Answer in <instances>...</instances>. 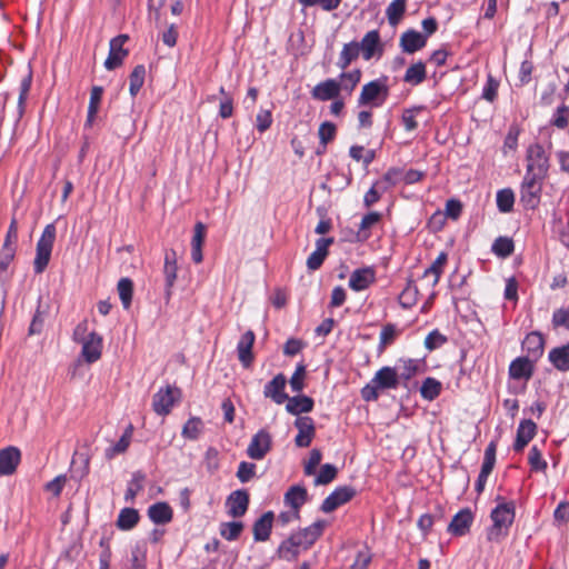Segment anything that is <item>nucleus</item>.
<instances>
[{
	"label": "nucleus",
	"mask_w": 569,
	"mask_h": 569,
	"mask_svg": "<svg viewBox=\"0 0 569 569\" xmlns=\"http://www.w3.org/2000/svg\"><path fill=\"white\" fill-rule=\"evenodd\" d=\"M326 526L327 522L325 520L315 521L310 526L291 533V536L280 545L279 550L296 556L297 548L309 549L322 536Z\"/></svg>",
	"instance_id": "nucleus-1"
},
{
	"label": "nucleus",
	"mask_w": 569,
	"mask_h": 569,
	"mask_svg": "<svg viewBox=\"0 0 569 569\" xmlns=\"http://www.w3.org/2000/svg\"><path fill=\"white\" fill-rule=\"evenodd\" d=\"M389 78L381 76L362 86L358 98V106H369L371 108L382 107L390 94Z\"/></svg>",
	"instance_id": "nucleus-2"
},
{
	"label": "nucleus",
	"mask_w": 569,
	"mask_h": 569,
	"mask_svg": "<svg viewBox=\"0 0 569 569\" xmlns=\"http://www.w3.org/2000/svg\"><path fill=\"white\" fill-rule=\"evenodd\" d=\"M516 515V507L512 501L500 502L491 511L492 526L488 530V540L497 541L501 536L507 535L509 527L512 525Z\"/></svg>",
	"instance_id": "nucleus-3"
},
{
	"label": "nucleus",
	"mask_w": 569,
	"mask_h": 569,
	"mask_svg": "<svg viewBox=\"0 0 569 569\" xmlns=\"http://www.w3.org/2000/svg\"><path fill=\"white\" fill-rule=\"evenodd\" d=\"M56 234L57 230L53 223H49L44 227L36 246V257L33 260L34 273L40 274L47 269L50 262Z\"/></svg>",
	"instance_id": "nucleus-4"
},
{
	"label": "nucleus",
	"mask_w": 569,
	"mask_h": 569,
	"mask_svg": "<svg viewBox=\"0 0 569 569\" xmlns=\"http://www.w3.org/2000/svg\"><path fill=\"white\" fill-rule=\"evenodd\" d=\"M546 178L536 173L525 172L520 184V201L526 209L533 210L539 206Z\"/></svg>",
	"instance_id": "nucleus-5"
},
{
	"label": "nucleus",
	"mask_w": 569,
	"mask_h": 569,
	"mask_svg": "<svg viewBox=\"0 0 569 569\" xmlns=\"http://www.w3.org/2000/svg\"><path fill=\"white\" fill-rule=\"evenodd\" d=\"M526 172L548 177L550 157L545 147L538 142L528 147L526 153Z\"/></svg>",
	"instance_id": "nucleus-6"
},
{
	"label": "nucleus",
	"mask_w": 569,
	"mask_h": 569,
	"mask_svg": "<svg viewBox=\"0 0 569 569\" xmlns=\"http://www.w3.org/2000/svg\"><path fill=\"white\" fill-rule=\"evenodd\" d=\"M181 391L177 387L167 386L160 388L152 398V409L159 416H167L174 403L180 399Z\"/></svg>",
	"instance_id": "nucleus-7"
},
{
	"label": "nucleus",
	"mask_w": 569,
	"mask_h": 569,
	"mask_svg": "<svg viewBox=\"0 0 569 569\" xmlns=\"http://www.w3.org/2000/svg\"><path fill=\"white\" fill-rule=\"evenodd\" d=\"M272 448V437L266 429L254 433L248 445L247 456L253 460H262Z\"/></svg>",
	"instance_id": "nucleus-8"
},
{
	"label": "nucleus",
	"mask_w": 569,
	"mask_h": 569,
	"mask_svg": "<svg viewBox=\"0 0 569 569\" xmlns=\"http://www.w3.org/2000/svg\"><path fill=\"white\" fill-rule=\"evenodd\" d=\"M357 491L352 486L337 487L321 503L320 510L325 513L335 511L340 506L349 502Z\"/></svg>",
	"instance_id": "nucleus-9"
},
{
	"label": "nucleus",
	"mask_w": 569,
	"mask_h": 569,
	"mask_svg": "<svg viewBox=\"0 0 569 569\" xmlns=\"http://www.w3.org/2000/svg\"><path fill=\"white\" fill-rule=\"evenodd\" d=\"M129 40L127 34H119L110 40L109 54L104 61L107 70H114L120 67L128 56V50L123 48L124 43Z\"/></svg>",
	"instance_id": "nucleus-10"
},
{
	"label": "nucleus",
	"mask_w": 569,
	"mask_h": 569,
	"mask_svg": "<svg viewBox=\"0 0 569 569\" xmlns=\"http://www.w3.org/2000/svg\"><path fill=\"white\" fill-rule=\"evenodd\" d=\"M362 58L366 61L377 57L378 59L383 53V44L381 43L380 33L378 30L368 31L362 40L358 42Z\"/></svg>",
	"instance_id": "nucleus-11"
},
{
	"label": "nucleus",
	"mask_w": 569,
	"mask_h": 569,
	"mask_svg": "<svg viewBox=\"0 0 569 569\" xmlns=\"http://www.w3.org/2000/svg\"><path fill=\"white\" fill-rule=\"evenodd\" d=\"M475 516L469 508L459 510L448 525L447 531L455 537L466 536L470 531Z\"/></svg>",
	"instance_id": "nucleus-12"
},
{
	"label": "nucleus",
	"mask_w": 569,
	"mask_h": 569,
	"mask_svg": "<svg viewBox=\"0 0 569 569\" xmlns=\"http://www.w3.org/2000/svg\"><path fill=\"white\" fill-rule=\"evenodd\" d=\"M295 427L298 429V433L295 438V443L299 448H307L310 446L315 437V422L311 417H298L295 421Z\"/></svg>",
	"instance_id": "nucleus-13"
},
{
	"label": "nucleus",
	"mask_w": 569,
	"mask_h": 569,
	"mask_svg": "<svg viewBox=\"0 0 569 569\" xmlns=\"http://www.w3.org/2000/svg\"><path fill=\"white\" fill-rule=\"evenodd\" d=\"M81 342V355L88 363H93L100 359L102 351V337L99 333L92 331L86 338H82Z\"/></svg>",
	"instance_id": "nucleus-14"
},
{
	"label": "nucleus",
	"mask_w": 569,
	"mask_h": 569,
	"mask_svg": "<svg viewBox=\"0 0 569 569\" xmlns=\"http://www.w3.org/2000/svg\"><path fill=\"white\" fill-rule=\"evenodd\" d=\"M376 281V271L371 267L356 269L349 277L348 286L359 292L368 289Z\"/></svg>",
	"instance_id": "nucleus-15"
},
{
	"label": "nucleus",
	"mask_w": 569,
	"mask_h": 569,
	"mask_svg": "<svg viewBox=\"0 0 569 569\" xmlns=\"http://www.w3.org/2000/svg\"><path fill=\"white\" fill-rule=\"evenodd\" d=\"M379 390H396L399 386V376L396 367H382L380 368L371 379Z\"/></svg>",
	"instance_id": "nucleus-16"
},
{
	"label": "nucleus",
	"mask_w": 569,
	"mask_h": 569,
	"mask_svg": "<svg viewBox=\"0 0 569 569\" xmlns=\"http://www.w3.org/2000/svg\"><path fill=\"white\" fill-rule=\"evenodd\" d=\"M228 515L233 518L242 517L249 506V493L244 489H238L229 495L226 501Z\"/></svg>",
	"instance_id": "nucleus-17"
},
{
	"label": "nucleus",
	"mask_w": 569,
	"mask_h": 569,
	"mask_svg": "<svg viewBox=\"0 0 569 569\" xmlns=\"http://www.w3.org/2000/svg\"><path fill=\"white\" fill-rule=\"evenodd\" d=\"M521 347L526 352V357L536 362L543 355V336L538 331H532L525 337Z\"/></svg>",
	"instance_id": "nucleus-18"
},
{
	"label": "nucleus",
	"mask_w": 569,
	"mask_h": 569,
	"mask_svg": "<svg viewBox=\"0 0 569 569\" xmlns=\"http://www.w3.org/2000/svg\"><path fill=\"white\" fill-rule=\"evenodd\" d=\"M286 383V377L282 373H278L272 380L266 383L263 396L270 398L277 405H282L288 399V395L284 392Z\"/></svg>",
	"instance_id": "nucleus-19"
},
{
	"label": "nucleus",
	"mask_w": 569,
	"mask_h": 569,
	"mask_svg": "<svg viewBox=\"0 0 569 569\" xmlns=\"http://www.w3.org/2000/svg\"><path fill=\"white\" fill-rule=\"evenodd\" d=\"M333 238H319L316 241V249L307 259V268L311 271L318 270L329 252V247L333 243Z\"/></svg>",
	"instance_id": "nucleus-20"
},
{
	"label": "nucleus",
	"mask_w": 569,
	"mask_h": 569,
	"mask_svg": "<svg viewBox=\"0 0 569 569\" xmlns=\"http://www.w3.org/2000/svg\"><path fill=\"white\" fill-rule=\"evenodd\" d=\"M533 363L528 357H518L509 366V376L515 380L528 381L533 375Z\"/></svg>",
	"instance_id": "nucleus-21"
},
{
	"label": "nucleus",
	"mask_w": 569,
	"mask_h": 569,
	"mask_svg": "<svg viewBox=\"0 0 569 569\" xmlns=\"http://www.w3.org/2000/svg\"><path fill=\"white\" fill-rule=\"evenodd\" d=\"M21 459V452L16 447H7L0 450V476L12 475Z\"/></svg>",
	"instance_id": "nucleus-22"
},
{
	"label": "nucleus",
	"mask_w": 569,
	"mask_h": 569,
	"mask_svg": "<svg viewBox=\"0 0 569 569\" xmlns=\"http://www.w3.org/2000/svg\"><path fill=\"white\" fill-rule=\"evenodd\" d=\"M537 431V425L531 419H523L520 421L516 440L513 443L515 451L519 452L532 440Z\"/></svg>",
	"instance_id": "nucleus-23"
},
{
	"label": "nucleus",
	"mask_w": 569,
	"mask_h": 569,
	"mask_svg": "<svg viewBox=\"0 0 569 569\" xmlns=\"http://www.w3.org/2000/svg\"><path fill=\"white\" fill-rule=\"evenodd\" d=\"M256 336L253 331H246L237 345L238 359L244 368H249L253 360L252 346Z\"/></svg>",
	"instance_id": "nucleus-24"
},
{
	"label": "nucleus",
	"mask_w": 569,
	"mask_h": 569,
	"mask_svg": "<svg viewBox=\"0 0 569 569\" xmlns=\"http://www.w3.org/2000/svg\"><path fill=\"white\" fill-rule=\"evenodd\" d=\"M340 87L337 79H327L313 87L311 96L319 101H328L339 97Z\"/></svg>",
	"instance_id": "nucleus-25"
},
{
	"label": "nucleus",
	"mask_w": 569,
	"mask_h": 569,
	"mask_svg": "<svg viewBox=\"0 0 569 569\" xmlns=\"http://www.w3.org/2000/svg\"><path fill=\"white\" fill-rule=\"evenodd\" d=\"M427 43V37L411 29L403 32L400 37V47L406 53H415L422 49Z\"/></svg>",
	"instance_id": "nucleus-26"
},
{
	"label": "nucleus",
	"mask_w": 569,
	"mask_h": 569,
	"mask_svg": "<svg viewBox=\"0 0 569 569\" xmlns=\"http://www.w3.org/2000/svg\"><path fill=\"white\" fill-rule=\"evenodd\" d=\"M274 515L272 511L264 512L253 523L254 541H267L270 538Z\"/></svg>",
	"instance_id": "nucleus-27"
},
{
	"label": "nucleus",
	"mask_w": 569,
	"mask_h": 569,
	"mask_svg": "<svg viewBox=\"0 0 569 569\" xmlns=\"http://www.w3.org/2000/svg\"><path fill=\"white\" fill-rule=\"evenodd\" d=\"M148 517L156 525H166L172 520L173 511L168 502L160 501L148 508Z\"/></svg>",
	"instance_id": "nucleus-28"
},
{
	"label": "nucleus",
	"mask_w": 569,
	"mask_h": 569,
	"mask_svg": "<svg viewBox=\"0 0 569 569\" xmlns=\"http://www.w3.org/2000/svg\"><path fill=\"white\" fill-rule=\"evenodd\" d=\"M286 401V410L295 416H299L300 413H308L312 411L315 406L313 399L305 395L295 397L288 396Z\"/></svg>",
	"instance_id": "nucleus-29"
},
{
	"label": "nucleus",
	"mask_w": 569,
	"mask_h": 569,
	"mask_svg": "<svg viewBox=\"0 0 569 569\" xmlns=\"http://www.w3.org/2000/svg\"><path fill=\"white\" fill-rule=\"evenodd\" d=\"M548 359L557 370L569 371V343L551 349Z\"/></svg>",
	"instance_id": "nucleus-30"
},
{
	"label": "nucleus",
	"mask_w": 569,
	"mask_h": 569,
	"mask_svg": "<svg viewBox=\"0 0 569 569\" xmlns=\"http://www.w3.org/2000/svg\"><path fill=\"white\" fill-rule=\"evenodd\" d=\"M307 489L302 486L296 485L290 487L284 493V503L291 507L292 510L299 511V509L307 501Z\"/></svg>",
	"instance_id": "nucleus-31"
},
{
	"label": "nucleus",
	"mask_w": 569,
	"mask_h": 569,
	"mask_svg": "<svg viewBox=\"0 0 569 569\" xmlns=\"http://www.w3.org/2000/svg\"><path fill=\"white\" fill-rule=\"evenodd\" d=\"M146 473L141 470L132 472L131 479L128 481L124 500L127 503H133L137 495L143 489Z\"/></svg>",
	"instance_id": "nucleus-32"
},
{
	"label": "nucleus",
	"mask_w": 569,
	"mask_h": 569,
	"mask_svg": "<svg viewBox=\"0 0 569 569\" xmlns=\"http://www.w3.org/2000/svg\"><path fill=\"white\" fill-rule=\"evenodd\" d=\"M360 53L361 52L358 47V41L345 43L339 54L337 67L341 70H346L355 60L359 58Z\"/></svg>",
	"instance_id": "nucleus-33"
},
{
	"label": "nucleus",
	"mask_w": 569,
	"mask_h": 569,
	"mask_svg": "<svg viewBox=\"0 0 569 569\" xmlns=\"http://www.w3.org/2000/svg\"><path fill=\"white\" fill-rule=\"evenodd\" d=\"M133 427L132 425H129L127 429L124 430L123 435L120 437V439L109 448L106 449L104 456L107 459H113L116 456L121 455L127 451V449L130 446L131 438H132Z\"/></svg>",
	"instance_id": "nucleus-34"
},
{
	"label": "nucleus",
	"mask_w": 569,
	"mask_h": 569,
	"mask_svg": "<svg viewBox=\"0 0 569 569\" xmlns=\"http://www.w3.org/2000/svg\"><path fill=\"white\" fill-rule=\"evenodd\" d=\"M103 94V88L99 86H94L90 92V100L88 106V113L84 127H91L98 113L101 100Z\"/></svg>",
	"instance_id": "nucleus-35"
},
{
	"label": "nucleus",
	"mask_w": 569,
	"mask_h": 569,
	"mask_svg": "<svg viewBox=\"0 0 569 569\" xmlns=\"http://www.w3.org/2000/svg\"><path fill=\"white\" fill-rule=\"evenodd\" d=\"M427 78L426 64L422 61H418L411 64L405 72L403 81L411 86H418L422 83Z\"/></svg>",
	"instance_id": "nucleus-36"
},
{
	"label": "nucleus",
	"mask_w": 569,
	"mask_h": 569,
	"mask_svg": "<svg viewBox=\"0 0 569 569\" xmlns=\"http://www.w3.org/2000/svg\"><path fill=\"white\" fill-rule=\"evenodd\" d=\"M361 79V70L353 69L348 72H341L338 80V86L340 87V91H346L350 94L355 88L358 86Z\"/></svg>",
	"instance_id": "nucleus-37"
},
{
	"label": "nucleus",
	"mask_w": 569,
	"mask_h": 569,
	"mask_svg": "<svg viewBox=\"0 0 569 569\" xmlns=\"http://www.w3.org/2000/svg\"><path fill=\"white\" fill-rule=\"evenodd\" d=\"M204 423L199 417H191L182 427L181 436L188 440H197L203 432Z\"/></svg>",
	"instance_id": "nucleus-38"
},
{
	"label": "nucleus",
	"mask_w": 569,
	"mask_h": 569,
	"mask_svg": "<svg viewBox=\"0 0 569 569\" xmlns=\"http://www.w3.org/2000/svg\"><path fill=\"white\" fill-rule=\"evenodd\" d=\"M140 519L138 510L133 508H123L120 510L117 527L121 530H131L134 528Z\"/></svg>",
	"instance_id": "nucleus-39"
},
{
	"label": "nucleus",
	"mask_w": 569,
	"mask_h": 569,
	"mask_svg": "<svg viewBox=\"0 0 569 569\" xmlns=\"http://www.w3.org/2000/svg\"><path fill=\"white\" fill-rule=\"evenodd\" d=\"M400 330L393 323H387L382 327L379 336L378 352L382 353L386 348L392 345L396 338L399 336Z\"/></svg>",
	"instance_id": "nucleus-40"
},
{
	"label": "nucleus",
	"mask_w": 569,
	"mask_h": 569,
	"mask_svg": "<svg viewBox=\"0 0 569 569\" xmlns=\"http://www.w3.org/2000/svg\"><path fill=\"white\" fill-rule=\"evenodd\" d=\"M381 219V213L377 211H371L367 214H365L361 219L359 230H358V239L359 240H367L370 237V229L377 224Z\"/></svg>",
	"instance_id": "nucleus-41"
},
{
	"label": "nucleus",
	"mask_w": 569,
	"mask_h": 569,
	"mask_svg": "<svg viewBox=\"0 0 569 569\" xmlns=\"http://www.w3.org/2000/svg\"><path fill=\"white\" fill-rule=\"evenodd\" d=\"M442 386L439 380L428 377L422 381L420 387V395L425 400L432 401L439 397Z\"/></svg>",
	"instance_id": "nucleus-42"
},
{
	"label": "nucleus",
	"mask_w": 569,
	"mask_h": 569,
	"mask_svg": "<svg viewBox=\"0 0 569 569\" xmlns=\"http://www.w3.org/2000/svg\"><path fill=\"white\" fill-rule=\"evenodd\" d=\"M448 256L446 252H440L436 260L431 263L429 268H427L423 272V278L429 276H433L432 287L437 286L440 277L443 272V266L446 264Z\"/></svg>",
	"instance_id": "nucleus-43"
},
{
	"label": "nucleus",
	"mask_w": 569,
	"mask_h": 569,
	"mask_svg": "<svg viewBox=\"0 0 569 569\" xmlns=\"http://www.w3.org/2000/svg\"><path fill=\"white\" fill-rule=\"evenodd\" d=\"M406 12V0H393L386 9V16L390 26H397Z\"/></svg>",
	"instance_id": "nucleus-44"
},
{
	"label": "nucleus",
	"mask_w": 569,
	"mask_h": 569,
	"mask_svg": "<svg viewBox=\"0 0 569 569\" xmlns=\"http://www.w3.org/2000/svg\"><path fill=\"white\" fill-rule=\"evenodd\" d=\"M146 68L143 64H138L133 68L129 77V91L132 97H136L144 83Z\"/></svg>",
	"instance_id": "nucleus-45"
},
{
	"label": "nucleus",
	"mask_w": 569,
	"mask_h": 569,
	"mask_svg": "<svg viewBox=\"0 0 569 569\" xmlns=\"http://www.w3.org/2000/svg\"><path fill=\"white\" fill-rule=\"evenodd\" d=\"M16 257V247H2L0 251V282L9 280L8 268Z\"/></svg>",
	"instance_id": "nucleus-46"
},
{
	"label": "nucleus",
	"mask_w": 569,
	"mask_h": 569,
	"mask_svg": "<svg viewBox=\"0 0 569 569\" xmlns=\"http://www.w3.org/2000/svg\"><path fill=\"white\" fill-rule=\"evenodd\" d=\"M497 208L502 213H508L513 209L515 193L510 188L501 189L496 197Z\"/></svg>",
	"instance_id": "nucleus-47"
},
{
	"label": "nucleus",
	"mask_w": 569,
	"mask_h": 569,
	"mask_svg": "<svg viewBox=\"0 0 569 569\" xmlns=\"http://www.w3.org/2000/svg\"><path fill=\"white\" fill-rule=\"evenodd\" d=\"M119 298L124 309H129L132 301L133 282L129 278H121L117 286Z\"/></svg>",
	"instance_id": "nucleus-48"
},
{
	"label": "nucleus",
	"mask_w": 569,
	"mask_h": 569,
	"mask_svg": "<svg viewBox=\"0 0 569 569\" xmlns=\"http://www.w3.org/2000/svg\"><path fill=\"white\" fill-rule=\"evenodd\" d=\"M569 123V107L565 103H561L557 109L553 111L549 124L563 130L568 127Z\"/></svg>",
	"instance_id": "nucleus-49"
},
{
	"label": "nucleus",
	"mask_w": 569,
	"mask_h": 569,
	"mask_svg": "<svg viewBox=\"0 0 569 569\" xmlns=\"http://www.w3.org/2000/svg\"><path fill=\"white\" fill-rule=\"evenodd\" d=\"M513 249H515L513 241H512V239H510L508 237H498L491 246V251L497 257H500V258L509 257L513 252Z\"/></svg>",
	"instance_id": "nucleus-50"
},
{
	"label": "nucleus",
	"mask_w": 569,
	"mask_h": 569,
	"mask_svg": "<svg viewBox=\"0 0 569 569\" xmlns=\"http://www.w3.org/2000/svg\"><path fill=\"white\" fill-rule=\"evenodd\" d=\"M400 362L402 366L396 367L398 370L399 382H407L417 375L420 363L415 359L400 360Z\"/></svg>",
	"instance_id": "nucleus-51"
},
{
	"label": "nucleus",
	"mask_w": 569,
	"mask_h": 569,
	"mask_svg": "<svg viewBox=\"0 0 569 569\" xmlns=\"http://www.w3.org/2000/svg\"><path fill=\"white\" fill-rule=\"evenodd\" d=\"M423 110L422 106H416L412 108L405 109L401 114V122L405 127V130L411 132L418 128V122L416 120V114Z\"/></svg>",
	"instance_id": "nucleus-52"
},
{
	"label": "nucleus",
	"mask_w": 569,
	"mask_h": 569,
	"mask_svg": "<svg viewBox=\"0 0 569 569\" xmlns=\"http://www.w3.org/2000/svg\"><path fill=\"white\" fill-rule=\"evenodd\" d=\"M372 552L368 546H363L357 551L356 558L350 566V569H368L372 561Z\"/></svg>",
	"instance_id": "nucleus-53"
},
{
	"label": "nucleus",
	"mask_w": 569,
	"mask_h": 569,
	"mask_svg": "<svg viewBox=\"0 0 569 569\" xmlns=\"http://www.w3.org/2000/svg\"><path fill=\"white\" fill-rule=\"evenodd\" d=\"M448 342V338L442 335L438 329L428 333L425 339V347L429 351L437 350Z\"/></svg>",
	"instance_id": "nucleus-54"
},
{
	"label": "nucleus",
	"mask_w": 569,
	"mask_h": 569,
	"mask_svg": "<svg viewBox=\"0 0 569 569\" xmlns=\"http://www.w3.org/2000/svg\"><path fill=\"white\" fill-rule=\"evenodd\" d=\"M242 529H243L242 522H238V521L224 522L221 525L220 533L226 540L233 541V540L238 539Z\"/></svg>",
	"instance_id": "nucleus-55"
},
{
	"label": "nucleus",
	"mask_w": 569,
	"mask_h": 569,
	"mask_svg": "<svg viewBox=\"0 0 569 569\" xmlns=\"http://www.w3.org/2000/svg\"><path fill=\"white\" fill-rule=\"evenodd\" d=\"M528 462L530 465L531 470L536 472H543L548 467L547 461L542 458V455L540 450L537 448V446H532L530 448L528 455Z\"/></svg>",
	"instance_id": "nucleus-56"
},
{
	"label": "nucleus",
	"mask_w": 569,
	"mask_h": 569,
	"mask_svg": "<svg viewBox=\"0 0 569 569\" xmlns=\"http://www.w3.org/2000/svg\"><path fill=\"white\" fill-rule=\"evenodd\" d=\"M178 266H163L164 276V297L167 300L171 298L172 288L177 280Z\"/></svg>",
	"instance_id": "nucleus-57"
},
{
	"label": "nucleus",
	"mask_w": 569,
	"mask_h": 569,
	"mask_svg": "<svg viewBox=\"0 0 569 569\" xmlns=\"http://www.w3.org/2000/svg\"><path fill=\"white\" fill-rule=\"evenodd\" d=\"M337 134V126L333 122L325 121L319 126L318 137L320 144H328Z\"/></svg>",
	"instance_id": "nucleus-58"
},
{
	"label": "nucleus",
	"mask_w": 569,
	"mask_h": 569,
	"mask_svg": "<svg viewBox=\"0 0 569 569\" xmlns=\"http://www.w3.org/2000/svg\"><path fill=\"white\" fill-rule=\"evenodd\" d=\"M337 473H338V469L336 468V466H333L331 463H326V465L321 466L320 471L315 479V483L317 486L318 485H328L337 477Z\"/></svg>",
	"instance_id": "nucleus-59"
},
{
	"label": "nucleus",
	"mask_w": 569,
	"mask_h": 569,
	"mask_svg": "<svg viewBox=\"0 0 569 569\" xmlns=\"http://www.w3.org/2000/svg\"><path fill=\"white\" fill-rule=\"evenodd\" d=\"M128 569H146V549L136 545L131 549L130 565Z\"/></svg>",
	"instance_id": "nucleus-60"
},
{
	"label": "nucleus",
	"mask_w": 569,
	"mask_h": 569,
	"mask_svg": "<svg viewBox=\"0 0 569 569\" xmlns=\"http://www.w3.org/2000/svg\"><path fill=\"white\" fill-rule=\"evenodd\" d=\"M256 470L257 466L254 463L241 461L236 476L241 483H247L256 476Z\"/></svg>",
	"instance_id": "nucleus-61"
},
{
	"label": "nucleus",
	"mask_w": 569,
	"mask_h": 569,
	"mask_svg": "<svg viewBox=\"0 0 569 569\" xmlns=\"http://www.w3.org/2000/svg\"><path fill=\"white\" fill-rule=\"evenodd\" d=\"M499 81L491 74H488L487 81L482 88V99L493 102L498 94Z\"/></svg>",
	"instance_id": "nucleus-62"
},
{
	"label": "nucleus",
	"mask_w": 569,
	"mask_h": 569,
	"mask_svg": "<svg viewBox=\"0 0 569 569\" xmlns=\"http://www.w3.org/2000/svg\"><path fill=\"white\" fill-rule=\"evenodd\" d=\"M401 176H402L401 170H399L397 168L389 169L383 174L381 180L378 181V182H380L381 192L386 191L389 187L396 186L400 181Z\"/></svg>",
	"instance_id": "nucleus-63"
},
{
	"label": "nucleus",
	"mask_w": 569,
	"mask_h": 569,
	"mask_svg": "<svg viewBox=\"0 0 569 569\" xmlns=\"http://www.w3.org/2000/svg\"><path fill=\"white\" fill-rule=\"evenodd\" d=\"M272 124V114L270 110L260 109L256 117V128L260 133L267 131Z\"/></svg>",
	"instance_id": "nucleus-64"
}]
</instances>
